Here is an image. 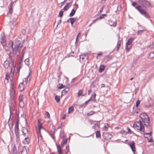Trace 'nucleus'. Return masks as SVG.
I'll return each mask as SVG.
<instances>
[{
  "label": "nucleus",
  "mask_w": 154,
  "mask_h": 154,
  "mask_svg": "<svg viewBox=\"0 0 154 154\" xmlns=\"http://www.w3.org/2000/svg\"><path fill=\"white\" fill-rule=\"evenodd\" d=\"M134 39V37H131L128 39L127 42L126 43L125 49L127 52L129 51L130 49L132 47V43Z\"/></svg>",
  "instance_id": "1"
},
{
  "label": "nucleus",
  "mask_w": 154,
  "mask_h": 154,
  "mask_svg": "<svg viewBox=\"0 0 154 154\" xmlns=\"http://www.w3.org/2000/svg\"><path fill=\"white\" fill-rule=\"evenodd\" d=\"M139 116L144 124L149 122V117L146 113H142Z\"/></svg>",
  "instance_id": "2"
},
{
  "label": "nucleus",
  "mask_w": 154,
  "mask_h": 154,
  "mask_svg": "<svg viewBox=\"0 0 154 154\" xmlns=\"http://www.w3.org/2000/svg\"><path fill=\"white\" fill-rule=\"evenodd\" d=\"M23 45H21V42L19 40H17L16 41L14 45V47L12 48V53L16 55L17 53L18 48L19 47L22 48Z\"/></svg>",
  "instance_id": "3"
},
{
  "label": "nucleus",
  "mask_w": 154,
  "mask_h": 154,
  "mask_svg": "<svg viewBox=\"0 0 154 154\" xmlns=\"http://www.w3.org/2000/svg\"><path fill=\"white\" fill-rule=\"evenodd\" d=\"M139 2L140 5L137 6V8H146L147 6L150 5V3L146 0H139Z\"/></svg>",
  "instance_id": "4"
},
{
  "label": "nucleus",
  "mask_w": 154,
  "mask_h": 154,
  "mask_svg": "<svg viewBox=\"0 0 154 154\" xmlns=\"http://www.w3.org/2000/svg\"><path fill=\"white\" fill-rule=\"evenodd\" d=\"M17 18L18 16L16 14L15 15L12 21L10 22L9 24L11 29H13L14 26L17 24V23L16 22V21Z\"/></svg>",
  "instance_id": "5"
},
{
  "label": "nucleus",
  "mask_w": 154,
  "mask_h": 154,
  "mask_svg": "<svg viewBox=\"0 0 154 154\" xmlns=\"http://www.w3.org/2000/svg\"><path fill=\"white\" fill-rule=\"evenodd\" d=\"M128 144L130 146L134 154H135V152L136 151V149L135 148V143L134 142V141H130L128 143Z\"/></svg>",
  "instance_id": "6"
},
{
  "label": "nucleus",
  "mask_w": 154,
  "mask_h": 154,
  "mask_svg": "<svg viewBox=\"0 0 154 154\" xmlns=\"http://www.w3.org/2000/svg\"><path fill=\"white\" fill-rule=\"evenodd\" d=\"M22 59H20L17 64V66L16 68L17 73L18 74V75H19V73L20 69L22 66Z\"/></svg>",
  "instance_id": "7"
},
{
  "label": "nucleus",
  "mask_w": 154,
  "mask_h": 154,
  "mask_svg": "<svg viewBox=\"0 0 154 154\" xmlns=\"http://www.w3.org/2000/svg\"><path fill=\"white\" fill-rule=\"evenodd\" d=\"M74 6H75V9H73L72 10L71 12L69 14V16L70 17H72L75 14V13L77 9L79 8L78 5L77 4H76V3H75L74 4Z\"/></svg>",
  "instance_id": "8"
},
{
  "label": "nucleus",
  "mask_w": 154,
  "mask_h": 154,
  "mask_svg": "<svg viewBox=\"0 0 154 154\" xmlns=\"http://www.w3.org/2000/svg\"><path fill=\"white\" fill-rule=\"evenodd\" d=\"M103 137L107 140L110 139L112 137V135L109 133L105 132L103 133Z\"/></svg>",
  "instance_id": "9"
},
{
  "label": "nucleus",
  "mask_w": 154,
  "mask_h": 154,
  "mask_svg": "<svg viewBox=\"0 0 154 154\" xmlns=\"http://www.w3.org/2000/svg\"><path fill=\"white\" fill-rule=\"evenodd\" d=\"M146 128V131H152V126L150 124V122L144 124V125Z\"/></svg>",
  "instance_id": "10"
},
{
  "label": "nucleus",
  "mask_w": 154,
  "mask_h": 154,
  "mask_svg": "<svg viewBox=\"0 0 154 154\" xmlns=\"http://www.w3.org/2000/svg\"><path fill=\"white\" fill-rule=\"evenodd\" d=\"M28 149L26 146H24L22 150L18 154H28Z\"/></svg>",
  "instance_id": "11"
},
{
  "label": "nucleus",
  "mask_w": 154,
  "mask_h": 154,
  "mask_svg": "<svg viewBox=\"0 0 154 154\" xmlns=\"http://www.w3.org/2000/svg\"><path fill=\"white\" fill-rule=\"evenodd\" d=\"M14 84L13 82H12L11 83L10 93L9 94H15V91L14 89Z\"/></svg>",
  "instance_id": "12"
},
{
  "label": "nucleus",
  "mask_w": 154,
  "mask_h": 154,
  "mask_svg": "<svg viewBox=\"0 0 154 154\" xmlns=\"http://www.w3.org/2000/svg\"><path fill=\"white\" fill-rule=\"evenodd\" d=\"M136 9H137L138 11L140 12V14L143 15L146 13V11L144 9L145 8H137V7H136Z\"/></svg>",
  "instance_id": "13"
},
{
  "label": "nucleus",
  "mask_w": 154,
  "mask_h": 154,
  "mask_svg": "<svg viewBox=\"0 0 154 154\" xmlns=\"http://www.w3.org/2000/svg\"><path fill=\"white\" fill-rule=\"evenodd\" d=\"M72 2L73 1L72 0L71 2L67 3L66 5L64 6L63 9L64 10V11H67L69 8V5H71V4L72 3Z\"/></svg>",
  "instance_id": "14"
},
{
  "label": "nucleus",
  "mask_w": 154,
  "mask_h": 154,
  "mask_svg": "<svg viewBox=\"0 0 154 154\" xmlns=\"http://www.w3.org/2000/svg\"><path fill=\"white\" fill-rule=\"evenodd\" d=\"M56 145L58 153L59 154H62L63 153V150L61 148L60 145L56 143Z\"/></svg>",
  "instance_id": "15"
},
{
  "label": "nucleus",
  "mask_w": 154,
  "mask_h": 154,
  "mask_svg": "<svg viewBox=\"0 0 154 154\" xmlns=\"http://www.w3.org/2000/svg\"><path fill=\"white\" fill-rule=\"evenodd\" d=\"M24 84L23 82H21L20 83L19 85L18 88L21 91H22L24 89Z\"/></svg>",
  "instance_id": "16"
},
{
  "label": "nucleus",
  "mask_w": 154,
  "mask_h": 154,
  "mask_svg": "<svg viewBox=\"0 0 154 154\" xmlns=\"http://www.w3.org/2000/svg\"><path fill=\"white\" fill-rule=\"evenodd\" d=\"M15 133H20L19 128V124L17 123H15L14 128Z\"/></svg>",
  "instance_id": "17"
},
{
  "label": "nucleus",
  "mask_w": 154,
  "mask_h": 154,
  "mask_svg": "<svg viewBox=\"0 0 154 154\" xmlns=\"http://www.w3.org/2000/svg\"><path fill=\"white\" fill-rule=\"evenodd\" d=\"M30 139L29 137H26L23 141L24 144H28L30 142Z\"/></svg>",
  "instance_id": "18"
},
{
  "label": "nucleus",
  "mask_w": 154,
  "mask_h": 154,
  "mask_svg": "<svg viewBox=\"0 0 154 154\" xmlns=\"http://www.w3.org/2000/svg\"><path fill=\"white\" fill-rule=\"evenodd\" d=\"M112 58V57L111 56H110L109 55L106 56L103 59V61L105 62V63H106L111 58Z\"/></svg>",
  "instance_id": "19"
},
{
  "label": "nucleus",
  "mask_w": 154,
  "mask_h": 154,
  "mask_svg": "<svg viewBox=\"0 0 154 154\" xmlns=\"http://www.w3.org/2000/svg\"><path fill=\"white\" fill-rule=\"evenodd\" d=\"M140 126L139 128H137V130H139L142 132H144L145 131V128L144 125H139Z\"/></svg>",
  "instance_id": "20"
},
{
  "label": "nucleus",
  "mask_w": 154,
  "mask_h": 154,
  "mask_svg": "<svg viewBox=\"0 0 154 154\" xmlns=\"http://www.w3.org/2000/svg\"><path fill=\"white\" fill-rule=\"evenodd\" d=\"M105 66L103 65H101L100 66L99 69V72H102L105 69Z\"/></svg>",
  "instance_id": "21"
},
{
  "label": "nucleus",
  "mask_w": 154,
  "mask_h": 154,
  "mask_svg": "<svg viewBox=\"0 0 154 154\" xmlns=\"http://www.w3.org/2000/svg\"><path fill=\"white\" fill-rule=\"evenodd\" d=\"M8 123L9 128L10 129L12 128L14 125V123H13V121H11V120H10V121L8 120Z\"/></svg>",
  "instance_id": "22"
},
{
  "label": "nucleus",
  "mask_w": 154,
  "mask_h": 154,
  "mask_svg": "<svg viewBox=\"0 0 154 154\" xmlns=\"http://www.w3.org/2000/svg\"><path fill=\"white\" fill-rule=\"evenodd\" d=\"M83 89H81L80 90H79V92L78 93V96L79 97L80 96H85V94H82L83 92Z\"/></svg>",
  "instance_id": "23"
},
{
  "label": "nucleus",
  "mask_w": 154,
  "mask_h": 154,
  "mask_svg": "<svg viewBox=\"0 0 154 154\" xmlns=\"http://www.w3.org/2000/svg\"><path fill=\"white\" fill-rule=\"evenodd\" d=\"M12 67L11 69V71H10V73H14V71H15V67L14 66V61L12 62Z\"/></svg>",
  "instance_id": "24"
},
{
  "label": "nucleus",
  "mask_w": 154,
  "mask_h": 154,
  "mask_svg": "<svg viewBox=\"0 0 154 154\" xmlns=\"http://www.w3.org/2000/svg\"><path fill=\"white\" fill-rule=\"evenodd\" d=\"M9 65V62L7 60L5 61L4 63V67L5 68L7 69Z\"/></svg>",
  "instance_id": "25"
},
{
  "label": "nucleus",
  "mask_w": 154,
  "mask_h": 154,
  "mask_svg": "<svg viewBox=\"0 0 154 154\" xmlns=\"http://www.w3.org/2000/svg\"><path fill=\"white\" fill-rule=\"evenodd\" d=\"M70 23H71L72 26L74 23L76 21V18L75 17H70Z\"/></svg>",
  "instance_id": "26"
},
{
  "label": "nucleus",
  "mask_w": 154,
  "mask_h": 154,
  "mask_svg": "<svg viewBox=\"0 0 154 154\" xmlns=\"http://www.w3.org/2000/svg\"><path fill=\"white\" fill-rule=\"evenodd\" d=\"M38 127L39 131H40V130L41 128H43L42 126V124L41 123L40 120H38Z\"/></svg>",
  "instance_id": "27"
},
{
  "label": "nucleus",
  "mask_w": 154,
  "mask_h": 154,
  "mask_svg": "<svg viewBox=\"0 0 154 154\" xmlns=\"http://www.w3.org/2000/svg\"><path fill=\"white\" fill-rule=\"evenodd\" d=\"M74 110V108L73 106H71L69 108L68 113L70 114Z\"/></svg>",
  "instance_id": "28"
},
{
  "label": "nucleus",
  "mask_w": 154,
  "mask_h": 154,
  "mask_svg": "<svg viewBox=\"0 0 154 154\" xmlns=\"http://www.w3.org/2000/svg\"><path fill=\"white\" fill-rule=\"evenodd\" d=\"M134 107L133 108L132 113L133 115H135V113L137 114L140 111V109L137 108L135 110L134 109Z\"/></svg>",
  "instance_id": "29"
},
{
  "label": "nucleus",
  "mask_w": 154,
  "mask_h": 154,
  "mask_svg": "<svg viewBox=\"0 0 154 154\" xmlns=\"http://www.w3.org/2000/svg\"><path fill=\"white\" fill-rule=\"evenodd\" d=\"M109 127L108 124L107 123H105L104 124V126L102 128L103 131H106Z\"/></svg>",
  "instance_id": "30"
},
{
  "label": "nucleus",
  "mask_w": 154,
  "mask_h": 154,
  "mask_svg": "<svg viewBox=\"0 0 154 154\" xmlns=\"http://www.w3.org/2000/svg\"><path fill=\"white\" fill-rule=\"evenodd\" d=\"M10 116L9 119V121L11 120V121H13V113L12 112V111H10Z\"/></svg>",
  "instance_id": "31"
},
{
  "label": "nucleus",
  "mask_w": 154,
  "mask_h": 154,
  "mask_svg": "<svg viewBox=\"0 0 154 154\" xmlns=\"http://www.w3.org/2000/svg\"><path fill=\"white\" fill-rule=\"evenodd\" d=\"M67 138L63 139L62 142H61V147H62L63 145L67 143Z\"/></svg>",
  "instance_id": "32"
},
{
  "label": "nucleus",
  "mask_w": 154,
  "mask_h": 154,
  "mask_svg": "<svg viewBox=\"0 0 154 154\" xmlns=\"http://www.w3.org/2000/svg\"><path fill=\"white\" fill-rule=\"evenodd\" d=\"M95 134L96 138L100 137H101L100 131H97L95 132Z\"/></svg>",
  "instance_id": "33"
},
{
  "label": "nucleus",
  "mask_w": 154,
  "mask_h": 154,
  "mask_svg": "<svg viewBox=\"0 0 154 154\" xmlns=\"http://www.w3.org/2000/svg\"><path fill=\"white\" fill-rule=\"evenodd\" d=\"M25 50H26L25 48H23V50H22V52H21L22 55H21V56L20 57V59H21V58L22 61H23V57H24V54H25Z\"/></svg>",
  "instance_id": "34"
},
{
  "label": "nucleus",
  "mask_w": 154,
  "mask_h": 154,
  "mask_svg": "<svg viewBox=\"0 0 154 154\" xmlns=\"http://www.w3.org/2000/svg\"><path fill=\"white\" fill-rule=\"evenodd\" d=\"M8 45L10 48H12H12H14V42L11 41H10L9 42Z\"/></svg>",
  "instance_id": "35"
},
{
  "label": "nucleus",
  "mask_w": 154,
  "mask_h": 154,
  "mask_svg": "<svg viewBox=\"0 0 154 154\" xmlns=\"http://www.w3.org/2000/svg\"><path fill=\"white\" fill-rule=\"evenodd\" d=\"M149 132H150L149 133H145L144 134V137L145 138H146L147 139H148V138L147 137H146V135H149V136H152V131Z\"/></svg>",
  "instance_id": "36"
},
{
  "label": "nucleus",
  "mask_w": 154,
  "mask_h": 154,
  "mask_svg": "<svg viewBox=\"0 0 154 154\" xmlns=\"http://www.w3.org/2000/svg\"><path fill=\"white\" fill-rule=\"evenodd\" d=\"M69 87H67L65 89L63 90L62 91V92L64 93V94H66V93L69 91Z\"/></svg>",
  "instance_id": "37"
},
{
  "label": "nucleus",
  "mask_w": 154,
  "mask_h": 154,
  "mask_svg": "<svg viewBox=\"0 0 154 154\" xmlns=\"http://www.w3.org/2000/svg\"><path fill=\"white\" fill-rule=\"evenodd\" d=\"M58 88L59 89H61L65 87V85H64L62 84H59L57 86Z\"/></svg>",
  "instance_id": "38"
},
{
  "label": "nucleus",
  "mask_w": 154,
  "mask_h": 154,
  "mask_svg": "<svg viewBox=\"0 0 154 154\" xmlns=\"http://www.w3.org/2000/svg\"><path fill=\"white\" fill-rule=\"evenodd\" d=\"M21 131L22 132H24L26 133L28 132V129L25 127H23L21 129Z\"/></svg>",
  "instance_id": "39"
},
{
  "label": "nucleus",
  "mask_w": 154,
  "mask_h": 154,
  "mask_svg": "<svg viewBox=\"0 0 154 154\" xmlns=\"http://www.w3.org/2000/svg\"><path fill=\"white\" fill-rule=\"evenodd\" d=\"M55 99L57 103H59L60 101V97L57 95H56L55 97Z\"/></svg>",
  "instance_id": "40"
},
{
  "label": "nucleus",
  "mask_w": 154,
  "mask_h": 154,
  "mask_svg": "<svg viewBox=\"0 0 154 154\" xmlns=\"http://www.w3.org/2000/svg\"><path fill=\"white\" fill-rule=\"evenodd\" d=\"M13 154H17V150L16 146L14 145L13 150Z\"/></svg>",
  "instance_id": "41"
},
{
  "label": "nucleus",
  "mask_w": 154,
  "mask_h": 154,
  "mask_svg": "<svg viewBox=\"0 0 154 154\" xmlns=\"http://www.w3.org/2000/svg\"><path fill=\"white\" fill-rule=\"evenodd\" d=\"M23 96L22 95H20L19 97V100L20 102H22L23 100Z\"/></svg>",
  "instance_id": "42"
},
{
  "label": "nucleus",
  "mask_w": 154,
  "mask_h": 154,
  "mask_svg": "<svg viewBox=\"0 0 154 154\" xmlns=\"http://www.w3.org/2000/svg\"><path fill=\"white\" fill-rule=\"evenodd\" d=\"M62 10L63 9H62L60 11L58 15V17H59L61 18L63 17V11H62Z\"/></svg>",
  "instance_id": "43"
},
{
  "label": "nucleus",
  "mask_w": 154,
  "mask_h": 154,
  "mask_svg": "<svg viewBox=\"0 0 154 154\" xmlns=\"http://www.w3.org/2000/svg\"><path fill=\"white\" fill-rule=\"evenodd\" d=\"M119 133L121 134H124V135H126L127 134V131L124 130L123 129H122L120 131Z\"/></svg>",
  "instance_id": "44"
},
{
  "label": "nucleus",
  "mask_w": 154,
  "mask_h": 154,
  "mask_svg": "<svg viewBox=\"0 0 154 154\" xmlns=\"http://www.w3.org/2000/svg\"><path fill=\"white\" fill-rule=\"evenodd\" d=\"M107 15L106 14H101L100 15V16L98 17L99 19H101L103 18L104 16H106Z\"/></svg>",
  "instance_id": "45"
},
{
  "label": "nucleus",
  "mask_w": 154,
  "mask_h": 154,
  "mask_svg": "<svg viewBox=\"0 0 154 154\" xmlns=\"http://www.w3.org/2000/svg\"><path fill=\"white\" fill-rule=\"evenodd\" d=\"M145 30V29H143L142 30H139L138 31L137 34L138 35H141L143 31Z\"/></svg>",
  "instance_id": "46"
},
{
  "label": "nucleus",
  "mask_w": 154,
  "mask_h": 154,
  "mask_svg": "<svg viewBox=\"0 0 154 154\" xmlns=\"http://www.w3.org/2000/svg\"><path fill=\"white\" fill-rule=\"evenodd\" d=\"M19 112L17 113V117L16 119V121L15 123H16L17 122V124H19Z\"/></svg>",
  "instance_id": "47"
},
{
  "label": "nucleus",
  "mask_w": 154,
  "mask_h": 154,
  "mask_svg": "<svg viewBox=\"0 0 154 154\" xmlns=\"http://www.w3.org/2000/svg\"><path fill=\"white\" fill-rule=\"evenodd\" d=\"M19 105L21 108H23L24 106V102L23 101L22 102H20Z\"/></svg>",
  "instance_id": "48"
},
{
  "label": "nucleus",
  "mask_w": 154,
  "mask_h": 154,
  "mask_svg": "<svg viewBox=\"0 0 154 154\" xmlns=\"http://www.w3.org/2000/svg\"><path fill=\"white\" fill-rule=\"evenodd\" d=\"M140 101L139 99L137 100L136 101V106L137 108H138L139 105L140 104Z\"/></svg>",
  "instance_id": "49"
},
{
  "label": "nucleus",
  "mask_w": 154,
  "mask_h": 154,
  "mask_svg": "<svg viewBox=\"0 0 154 154\" xmlns=\"http://www.w3.org/2000/svg\"><path fill=\"white\" fill-rule=\"evenodd\" d=\"M10 96V98L12 101L14 100V94H9Z\"/></svg>",
  "instance_id": "50"
},
{
  "label": "nucleus",
  "mask_w": 154,
  "mask_h": 154,
  "mask_svg": "<svg viewBox=\"0 0 154 154\" xmlns=\"http://www.w3.org/2000/svg\"><path fill=\"white\" fill-rule=\"evenodd\" d=\"M100 121H94V122H98V123L94 124V126H97L98 128L100 126L99 122H100Z\"/></svg>",
  "instance_id": "51"
},
{
  "label": "nucleus",
  "mask_w": 154,
  "mask_h": 154,
  "mask_svg": "<svg viewBox=\"0 0 154 154\" xmlns=\"http://www.w3.org/2000/svg\"><path fill=\"white\" fill-rule=\"evenodd\" d=\"M87 105H85V103H83L82 104H81L79 106V108H84Z\"/></svg>",
  "instance_id": "52"
},
{
  "label": "nucleus",
  "mask_w": 154,
  "mask_h": 154,
  "mask_svg": "<svg viewBox=\"0 0 154 154\" xmlns=\"http://www.w3.org/2000/svg\"><path fill=\"white\" fill-rule=\"evenodd\" d=\"M4 49L6 51H8L10 50V48L8 46H5L4 47Z\"/></svg>",
  "instance_id": "53"
},
{
  "label": "nucleus",
  "mask_w": 154,
  "mask_h": 154,
  "mask_svg": "<svg viewBox=\"0 0 154 154\" xmlns=\"http://www.w3.org/2000/svg\"><path fill=\"white\" fill-rule=\"evenodd\" d=\"M29 59L28 58L26 59L24 62L25 63V64L27 65H29Z\"/></svg>",
  "instance_id": "54"
},
{
  "label": "nucleus",
  "mask_w": 154,
  "mask_h": 154,
  "mask_svg": "<svg viewBox=\"0 0 154 154\" xmlns=\"http://www.w3.org/2000/svg\"><path fill=\"white\" fill-rule=\"evenodd\" d=\"M135 5H137V4L136 2H132V4H131L132 6L136 8L137 6H136V7L135 6Z\"/></svg>",
  "instance_id": "55"
},
{
  "label": "nucleus",
  "mask_w": 154,
  "mask_h": 154,
  "mask_svg": "<svg viewBox=\"0 0 154 154\" xmlns=\"http://www.w3.org/2000/svg\"><path fill=\"white\" fill-rule=\"evenodd\" d=\"M133 126L134 128H136V129H137V128H139L140 126L139 125H138L137 124H136L135 123L133 124Z\"/></svg>",
  "instance_id": "56"
},
{
  "label": "nucleus",
  "mask_w": 154,
  "mask_h": 154,
  "mask_svg": "<svg viewBox=\"0 0 154 154\" xmlns=\"http://www.w3.org/2000/svg\"><path fill=\"white\" fill-rule=\"evenodd\" d=\"M127 130L128 131H127V134L128 133H129L130 134H131L132 133V131L131 129L128 127H127Z\"/></svg>",
  "instance_id": "57"
},
{
  "label": "nucleus",
  "mask_w": 154,
  "mask_h": 154,
  "mask_svg": "<svg viewBox=\"0 0 154 154\" xmlns=\"http://www.w3.org/2000/svg\"><path fill=\"white\" fill-rule=\"evenodd\" d=\"M95 112H94L93 111H91L87 113V115L88 116H90L92 115H93L94 113Z\"/></svg>",
  "instance_id": "58"
},
{
  "label": "nucleus",
  "mask_w": 154,
  "mask_h": 154,
  "mask_svg": "<svg viewBox=\"0 0 154 154\" xmlns=\"http://www.w3.org/2000/svg\"><path fill=\"white\" fill-rule=\"evenodd\" d=\"M10 77V76L8 74L6 73L5 75V79L8 80Z\"/></svg>",
  "instance_id": "59"
},
{
  "label": "nucleus",
  "mask_w": 154,
  "mask_h": 154,
  "mask_svg": "<svg viewBox=\"0 0 154 154\" xmlns=\"http://www.w3.org/2000/svg\"><path fill=\"white\" fill-rule=\"evenodd\" d=\"M15 102L14 100V101H12L10 102L9 105H12V106H14V103H15Z\"/></svg>",
  "instance_id": "60"
},
{
  "label": "nucleus",
  "mask_w": 154,
  "mask_h": 154,
  "mask_svg": "<svg viewBox=\"0 0 154 154\" xmlns=\"http://www.w3.org/2000/svg\"><path fill=\"white\" fill-rule=\"evenodd\" d=\"M16 139L18 140L20 137V133H15Z\"/></svg>",
  "instance_id": "61"
},
{
  "label": "nucleus",
  "mask_w": 154,
  "mask_h": 154,
  "mask_svg": "<svg viewBox=\"0 0 154 154\" xmlns=\"http://www.w3.org/2000/svg\"><path fill=\"white\" fill-rule=\"evenodd\" d=\"M92 98V97H90V98H89V100L86 101V102H85L84 103L85 105H87L88 104L89 101L91 100V99Z\"/></svg>",
  "instance_id": "62"
},
{
  "label": "nucleus",
  "mask_w": 154,
  "mask_h": 154,
  "mask_svg": "<svg viewBox=\"0 0 154 154\" xmlns=\"http://www.w3.org/2000/svg\"><path fill=\"white\" fill-rule=\"evenodd\" d=\"M26 31L25 29H23L21 31V32L23 35L25 34Z\"/></svg>",
  "instance_id": "63"
},
{
  "label": "nucleus",
  "mask_w": 154,
  "mask_h": 154,
  "mask_svg": "<svg viewBox=\"0 0 154 154\" xmlns=\"http://www.w3.org/2000/svg\"><path fill=\"white\" fill-rule=\"evenodd\" d=\"M144 16H145L146 18L147 19H149L150 18V17L148 14L146 12V13L144 14L143 15Z\"/></svg>",
  "instance_id": "64"
}]
</instances>
